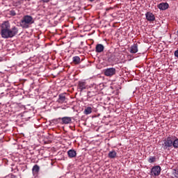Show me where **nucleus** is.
Returning <instances> with one entry per match:
<instances>
[{
  "instance_id": "obj_1",
  "label": "nucleus",
  "mask_w": 178,
  "mask_h": 178,
  "mask_svg": "<svg viewBox=\"0 0 178 178\" xmlns=\"http://www.w3.org/2000/svg\"><path fill=\"white\" fill-rule=\"evenodd\" d=\"M19 33V29L16 26L10 28L9 21L3 22L0 26V34L2 38H13Z\"/></svg>"
},
{
  "instance_id": "obj_2",
  "label": "nucleus",
  "mask_w": 178,
  "mask_h": 178,
  "mask_svg": "<svg viewBox=\"0 0 178 178\" xmlns=\"http://www.w3.org/2000/svg\"><path fill=\"white\" fill-rule=\"evenodd\" d=\"M34 23V19L30 15H24L19 22V25L23 29H29Z\"/></svg>"
},
{
  "instance_id": "obj_3",
  "label": "nucleus",
  "mask_w": 178,
  "mask_h": 178,
  "mask_svg": "<svg viewBox=\"0 0 178 178\" xmlns=\"http://www.w3.org/2000/svg\"><path fill=\"white\" fill-rule=\"evenodd\" d=\"M173 147V136H168L162 145V148L164 150L170 151V148Z\"/></svg>"
},
{
  "instance_id": "obj_4",
  "label": "nucleus",
  "mask_w": 178,
  "mask_h": 178,
  "mask_svg": "<svg viewBox=\"0 0 178 178\" xmlns=\"http://www.w3.org/2000/svg\"><path fill=\"white\" fill-rule=\"evenodd\" d=\"M104 74L107 77H112L116 74V69L115 67L107 68L104 70Z\"/></svg>"
},
{
  "instance_id": "obj_5",
  "label": "nucleus",
  "mask_w": 178,
  "mask_h": 178,
  "mask_svg": "<svg viewBox=\"0 0 178 178\" xmlns=\"http://www.w3.org/2000/svg\"><path fill=\"white\" fill-rule=\"evenodd\" d=\"M152 176H159L161 175V166L156 165L151 170Z\"/></svg>"
},
{
  "instance_id": "obj_6",
  "label": "nucleus",
  "mask_w": 178,
  "mask_h": 178,
  "mask_svg": "<svg viewBox=\"0 0 178 178\" xmlns=\"http://www.w3.org/2000/svg\"><path fill=\"white\" fill-rule=\"evenodd\" d=\"M57 102H58V104H66L67 102V98H66V93L60 94L58 95Z\"/></svg>"
},
{
  "instance_id": "obj_7",
  "label": "nucleus",
  "mask_w": 178,
  "mask_h": 178,
  "mask_svg": "<svg viewBox=\"0 0 178 178\" xmlns=\"http://www.w3.org/2000/svg\"><path fill=\"white\" fill-rule=\"evenodd\" d=\"M58 119L61 120L62 124H70L72 123V118L70 117L59 118Z\"/></svg>"
},
{
  "instance_id": "obj_8",
  "label": "nucleus",
  "mask_w": 178,
  "mask_h": 178,
  "mask_svg": "<svg viewBox=\"0 0 178 178\" xmlns=\"http://www.w3.org/2000/svg\"><path fill=\"white\" fill-rule=\"evenodd\" d=\"M87 88V83L84 81H79L78 83V90L81 92L83 90Z\"/></svg>"
},
{
  "instance_id": "obj_9",
  "label": "nucleus",
  "mask_w": 178,
  "mask_h": 178,
  "mask_svg": "<svg viewBox=\"0 0 178 178\" xmlns=\"http://www.w3.org/2000/svg\"><path fill=\"white\" fill-rule=\"evenodd\" d=\"M105 49V47L102 44H97L95 47V52L97 54H101V52H104Z\"/></svg>"
},
{
  "instance_id": "obj_10",
  "label": "nucleus",
  "mask_w": 178,
  "mask_h": 178,
  "mask_svg": "<svg viewBox=\"0 0 178 178\" xmlns=\"http://www.w3.org/2000/svg\"><path fill=\"white\" fill-rule=\"evenodd\" d=\"M145 16L147 22H154L155 20V15L151 12H147Z\"/></svg>"
},
{
  "instance_id": "obj_11",
  "label": "nucleus",
  "mask_w": 178,
  "mask_h": 178,
  "mask_svg": "<svg viewBox=\"0 0 178 178\" xmlns=\"http://www.w3.org/2000/svg\"><path fill=\"white\" fill-rule=\"evenodd\" d=\"M157 8L160 9V10H166L169 8V3H161L157 6Z\"/></svg>"
},
{
  "instance_id": "obj_12",
  "label": "nucleus",
  "mask_w": 178,
  "mask_h": 178,
  "mask_svg": "<svg viewBox=\"0 0 178 178\" xmlns=\"http://www.w3.org/2000/svg\"><path fill=\"white\" fill-rule=\"evenodd\" d=\"M67 155L70 158H76L77 156V152L76 150L72 149L67 151Z\"/></svg>"
},
{
  "instance_id": "obj_13",
  "label": "nucleus",
  "mask_w": 178,
  "mask_h": 178,
  "mask_svg": "<svg viewBox=\"0 0 178 178\" xmlns=\"http://www.w3.org/2000/svg\"><path fill=\"white\" fill-rule=\"evenodd\" d=\"M84 115H90V113H92V108L88 106L85 108L83 111Z\"/></svg>"
},
{
  "instance_id": "obj_14",
  "label": "nucleus",
  "mask_w": 178,
  "mask_h": 178,
  "mask_svg": "<svg viewBox=\"0 0 178 178\" xmlns=\"http://www.w3.org/2000/svg\"><path fill=\"white\" fill-rule=\"evenodd\" d=\"M108 156L111 159H113V158H116V152L115 150H112L109 152Z\"/></svg>"
},
{
  "instance_id": "obj_15",
  "label": "nucleus",
  "mask_w": 178,
  "mask_h": 178,
  "mask_svg": "<svg viewBox=\"0 0 178 178\" xmlns=\"http://www.w3.org/2000/svg\"><path fill=\"white\" fill-rule=\"evenodd\" d=\"M174 140L172 138V146L174 148H178V138L177 137H174Z\"/></svg>"
},
{
  "instance_id": "obj_16",
  "label": "nucleus",
  "mask_w": 178,
  "mask_h": 178,
  "mask_svg": "<svg viewBox=\"0 0 178 178\" xmlns=\"http://www.w3.org/2000/svg\"><path fill=\"white\" fill-rule=\"evenodd\" d=\"M72 60L75 65H79L80 63V57L79 56H74L72 58Z\"/></svg>"
},
{
  "instance_id": "obj_17",
  "label": "nucleus",
  "mask_w": 178,
  "mask_h": 178,
  "mask_svg": "<svg viewBox=\"0 0 178 178\" xmlns=\"http://www.w3.org/2000/svg\"><path fill=\"white\" fill-rule=\"evenodd\" d=\"M32 172L33 173H38V172H40V166H38V165H35L33 167Z\"/></svg>"
},
{
  "instance_id": "obj_18",
  "label": "nucleus",
  "mask_w": 178,
  "mask_h": 178,
  "mask_svg": "<svg viewBox=\"0 0 178 178\" xmlns=\"http://www.w3.org/2000/svg\"><path fill=\"white\" fill-rule=\"evenodd\" d=\"M147 161H148L149 163H154V162H155L156 161V157L150 156Z\"/></svg>"
},
{
  "instance_id": "obj_19",
  "label": "nucleus",
  "mask_w": 178,
  "mask_h": 178,
  "mask_svg": "<svg viewBox=\"0 0 178 178\" xmlns=\"http://www.w3.org/2000/svg\"><path fill=\"white\" fill-rule=\"evenodd\" d=\"M94 96H95V92L91 91L88 92V97H89V98H92V97Z\"/></svg>"
},
{
  "instance_id": "obj_20",
  "label": "nucleus",
  "mask_w": 178,
  "mask_h": 178,
  "mask_svg": "<svg viewBox=\"0 0 178 178\" xmlns=\"http://www.w3.org/2000/svg\"><path fill=\"white\" fill-rule=\"evenodd\" d=\"M138 52V44H134V54H137Z\"/></svg>"
},
{
  "instance_id": "obj_21",
  "label": "nucleus",
  "mask_w": 178,
  "mask_h": 178,
  "mask_svg": "<svg viewBox=\"0 0 178 178\" xmlns=\"http://www.w3.org/2000/svg\"><path fill=\"white\" fill-rule=\"evenodd\" d=\"M10 16H16V11L15 10H10Z\"/></svg>"
},
{
  "instance_id": "obj_22",
  "label": "nucleus",
  "mask_w": 178,
  "mask_h": 178,
  "mask_svg": "<svg viewBox=\"0 0 178 178\" xmlns=\"http://www.w3.org/2000/svg\"><path fill=\"white\" fill-rule=\"evenodd\" d=\"M129 51L131 54H134V46H132Z\"/></svg>"
},
{
  "instance_id": "obj_23",
  "label": "nucleus",
  "mask_w": 178,
  "mask_h": 178,
  "mask_svg": "<svg viewBox=\"0 0 178 178\" xmlns=\"http://www.w3.org/2000/svg\"><path fill=\"white\" fill-rule=\"evenodd\" d=\"M173 175H174L175 177H177V178L178 177V172H177V171L175 170L174 172Z\"/></svg>"
},
{
  "instance_id": "obj_24",
  "label": "nucleus",
  "mask_w": 178,
  "mask_h": 178,
  "mask_svg": "<svg viewBox=\"0 0 178 178\" xmlns=\"http://www.w3.org/2000/svg\"><path fill=\"white\" fill-rule=\"evenodd\" d=\"M175 56H176V58H178V50L175 51Z\"/></svg>"
},
{
  "instance_id": "obj_25",
  "label": "nucleus",
  "mask_w": 178,
  "mask_h": 178,
  "mask_svg": "<svg viewBox=\"0 0 178 178\" xmlns=\"http://www.w3.org/2000/svg\"><path fill=\"white\" fill-rule=\"evenodd\" d=\"M11 178H17V177H16L15 175H11Z\"/></svg>"
},
{
  "instance_id": "obj_26",
  "label": "nucleus",
  "mask_w": 178,
  "mask_h": 178,
  "mask_svg": "<svg viewBox=\"0 0 178 178\" xmlns=\"http://www.w3.org/2000/svg\"><path fill=\"white\" fill-rule=\"evenodd\" d=\"M42 2H45V3L49 2V0H42Z\"/></svg>"
},
{
  "instance_id": "obj_27",
  "label": "nucleus",
  "mask_w": 178,
  "mask_h": 178,
  "mask_svg": "<svg viewBox=\"0 0 178 178\" xmlns=\"http://www.w3.org/2000/svg\"><path fill=\"white\" fill-rule=\"evenodd\" d=\"M139 71L135 70V74H138Z\"/></svg>"
},
{
  "instance_id": "obj_28",
  "label": "nucleus",
  "mask_w": 178,
  "mask_h": 178,
  "mask_svg": "<svg viewBox=\"0 0 178 178\" xmlns=\"http://www.w3.org/2000/svg\"><path fill=\"white\" fill-rule=\"evenodd\" d=\"M90 1V2H94V1H95V0H89Z\"/></svg>"
},
{
  "instance_id": "obj_29",
  "label": "nucleus",
  "mask_w": 178,
  "mask_h": 178,
  "mask_svg": "<svg viewBox=\"0 0 178 178\" xmlns=\"http://www.w3.org/2000/svg\"><path fill=\"white\" fill-rule=\"evenodd\" d=\"M111 56H112V57H113L114 56H113V55H112Z\"/></svg>"
}]
</instances>
